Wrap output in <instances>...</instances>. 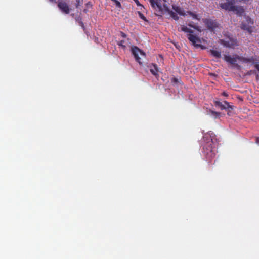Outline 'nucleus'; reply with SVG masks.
<instances>
[{
	"instance_id": "obj_15",
	"label": "nucleus",
	"mask_w": 259,
	"mask_h": 259,
	"mask_svg": "<svg viewBox=\"0 0 259 259\" xmlns=\"http://www.w3.org/2000/svg\"><path fill=\"white\" fill-rule=\"evenodd\" d=\"M211 55L215 57L216 58H220L221 57V53L219 51L215 50H210Z\"/></svg>"
},
{
	"instance_id": "obj_21",
	"label": "nucleus",
	"mask_w": 259,
	"mask_h": 259,
	"mask_svg": "<svg viewBox=\"0 0 259 259\" xmlns=\"http://www.w3.org/2000/svg\"><path fill=\"white\" fill-rule=\"evenodd\" d=\"M124 43H125L124 40H121L117 42V45H119V46H121L122 48L125 49L126 47L124 45Z\"/></svg>"
},
{
	"instance_id": "obj_29",
	"label": "nucleus",
	"mask_w": 259,
	"mask_h": 259,
	"mask_svg": "<svg viewBox=\"0 0 259 259\" xmlns=\"http://www.w3.org/2000/svg\"><path fill=\"white\" fill-rule=\"evenodd\" d=\"M172 81H174L175 82H177L178 81V79H177L176 78H172Z\"/></svg>"
},
{
	"instance_id": "obj_19",
	"label": "nucleus",
	"mask_w": 259,
	"mask_h": 259,
	"mask_svg": "<svg viewBox=\"0 0 259 259\" xmlns=\"http://www.w3.org/2000/svg\"><path fill=\"white\" fill-rule=\"evenodd\" d=\"M138 14H139V17L142 19L143 20H144V21L145 22H148V20H147V19L146 18V17L144 16V15H143V14H142L141 12H138Z\"/></svg>"
},
{
	"instance_id": "obj_18",
	"label": "nucleus",
	"mask_w": 259,
	"mask_h": 259,
	"mask_svg": "<svg viewBox=\"0 0 259 259\" xmlns=\"http://www.w3.org/2000/svg\"><path fill=\"white\" fill-rule=\"evenodd\" d=\"M187 14L190 15V16H191L193 18L195 19H197L198 20H200V18H198L197 15L194 14V13L191 12V11H187Z\"/></svg>"
},
{
	"instance_id": "obj_23",
	"label": "nucleus",
	"mask_w": 259,
	"mask_h": 259,
	"mask_svg": "<svg viewBox=\"0 0 259 259\" xmlns=\"http://www.w3.org/2000/svg\"><path fill=\"white\" fill-rule=\"evenodd\" d=\"M224 45L227 47H231L233 45V44H230L229 42L227 41H225L224 43Z\"/></svg>"
},
{
	"instance_id": "obj_8",
	"label": "nucleus",
	"mask_w": 259,
	"mask_h": 259,
	"mask_svg": "<svg viewBox=\"0 0 259 259\" xmlns=\"http://www.w3.org/2000/svg\"><path fill=\"white\" fill-rule=\"evenodd\" d=\"M58 7L59 9L65 14H69L70 12V9L67 4L64 1H60L58 3Z\"/></svg>"
},
{
	"instance_id": "obj_25",
	"label": "nucleus",
	"mask_w": 259,
	"mask_h": 259,
	"mask_svg": "<svg viewBox=\"0 0 259 259\" xmlns=\"http://www.w3.org/2000/svg\"><path fill=\"white\" fill-rule=\"evenodd\" d=\"M77 3L76 4V7L78 8L79 6H80V0H76Z\"/></svg>"
},
{
	"instance_id": "obj_5",
	"label": "nucleus",
	"mask_w": 259,
	"mask_h": 259,
	"mask_svg": "<svg viewBox=\"0 0 259 259\" xmlns=\"http://www.w3.org/2000/svg\"><path fill=\"white\" fill-rule=\"evenodd\" d=\"M253 24V21L249 17H245V21H243L241 25V28L247 30L250 33L252 32V25Z\"/></svg>"
},
{
	"instance_id": "obj_20",
	"label": "nucleus",
	"mask_w": 259,
	"mask_h": 259,
	"mask_svg": "<svg viewBox=\"0 0 259 259\" xmlns=\"http://www.w3.org/2000/svg\"><path fill=\"white\" fill-rule=\"evenodd\" d=\"M188 26H189L190 27H191L192 28H193L196 29L197 30L201 32V29H200L199 27V26H196L195 25H193L192 22L188 24Z\"/></svg>"
},
{
	"instance_id": "obj_3",
	"label": "nucleus",
	"mask_w": 259,
	"mask_h": 259,
	"mask_svg": "<svg viewBox=\"0 0 259 259\" xmlns=\"http://www.w3.org/2000/svg\"><path fill=\"white\" fill-rule=\"evenodd\" d=\"M131 51L136 61L140 65H142V62L141 61V58L139 56L145 57L146 56L145 53L137 46L132 47Z\"/></svg>"
},
{
	"instance_id": "obj_12",
	"label": "nucleus",
	"mask_w": 259,
	"mask_h": 259,
	"mask_svg": "<svg viewBox=\"0 0 259 259\" xmlns=\"http://www.w3.org/2000/svg\"><path fill=\"white\" fill-rule=\"evenodd\" d=\"M173 10H174L177 13L182 16H185L186 14L184 12L183 8H181L179 6H177L176 5L172 6Z\"/></svg>"
},
{
	"instance_id": "obj_24",
	"label": "nucleus",
	"mask_w": 259,
	"mask_h": 259,
	"mask_svg": "<svg viewBox=\"0 0 259 259\" xmlns=\"http://www.w3.org/2000/svg\"><path fill=\"white\" fill-rule=\"evenodd\" d=\"M222 95L224 96V97H226V98L228 97V96H229L227 92H223L222 93Z\"/></svg>"
},
{
	"instance_id": "obj_4",
	"label": "nucleus",
	"mask_w": 259,
	"mask_h": 259,
	"mask_svg": "<svg viewBox=\"0 0 259 259\" xmlns=\"http://www.w3.org/2000/svg\"><path fill=\"white\" fill-rule=\"evenodd\" d=\"M202 21L207 28L212 31H214L215 28L219 27V23L216 20L210 18H205L203 19Z\"/></svg>"
},
{
	"instance_id": "obj_27",
	"label": "nucleus",
	"mask_w": 259,
	"mask_h": 259,
	"mask_svg": "<svg viewBox=\"0 0 259 259\" xmlns=\"http://www.w3.org/2000/svg\"><path fill=\"white\" fill-rule=\"evenodd\" d=\"M134 1L136 3L137 6H140V3H139L138 0H134Z\"/></svg>"
},
{
	"instance_id": "obj_33",
	"label": "nucleus",
	"mask_w": 259,
	"mask_h": 259,
	"mask_svg": "<svg viewBox=\"0 0 259 259\" xmlns=\"http://www.w3.org/2000/svg\"><path fill=\"white\" fill-rule=\"evenodd\" d=\"M164 2H166V0H163Z\"/></svg>"
},
{
	"instance_id": "obj_1",
	"label": "nucleus",
	"mask_w": 259,
	"mask_h": 259,
	"mask_svg": "<svg viewBox=\"0 0 259 259\" xmlns=\"http://www.w3.org/2000/svg\"><path fill=\"white\" fill-rule=\"evenodd\" d=\"M214 134L213 133H209L205 134L203 136L204 144L203 145L202 152L205 157L211 160L215 157L217 153V149L213 146V142L212 137Z\"/></svg>"
},
{
	"instance_id": "obj_10",
	"label": "nucleus",
	"mask_w": 259,
	"mask_h": 259,
	"mask_svg": "<svg viewBox=\"0 0 259 259\" xmlns=\"http://www.w3.org/2000/svg\"><path fill=\"white\" fill-rule=\"evenodd\" d=\"M150 71V72L154 75L156 77H159V75L158 74V68L156 64H152L149 66Z\"/></svg>"
},
{
	"instance_id": "obj_30",
	"label": "nucleus",
	"mask_w": 259,
	"mask_h": 259,
	"mask_svg": "<svg viewBox=\"0 0 259 259\" xmlns=\"http://www.w3.org/2000/svg\"><path fill=\"white\" fill-rule=\"evenodd\" d=\"M256 143L258 144H259V138H256Z\"/></svg>"
},
{
	"instance_id": "obj_26",
	"label": "nucleus",
	"mask_w": 259,
	"mask_h": 259,
	"mask_svg": "<svg viewBox=\"0 0 259 259\" xmlns=\"http://www.w3.org/2000/svg\"><path fill=\"white\" fill-rule=\"evenodd\" d=\"M79 23L80 24V25L83 28H84V24H83V22L81 21V20L80 19L79 21Z\"/></svg>"
},
{
	"instance_id": "obj_17",
	"label": "nucleus",
	"mask_w": 259,
	"mask_h": 259,
	"mask_svg": "<svg viewBox=\"0 0 259 259\" xmlns=\"http://www.w3.org/2000/svg\"><path fill=\"white\" fill-rule=\"evenodd\" d=\"M210 115L215 119L219 118L220 115V113L219 112L212 110H210Z\"/></svg>"
},
{
	"instance_id": "obj_2",
	"label": "nucleus",
	"mask_w": 259,
	"mask_h": 259,
	"mask_svg": "<svg viewBox=\"0 0 259 259\" xmlns=\"http://www.w3.org/2000/svg\"><path fill=\"white\" fill-rule=\"evenodd\" d=\"M224 60L229 64H230L236 67H238L239 66L236 63L237 61H240L242 63H247L248 62L253 61V59L247 58L246 57L240 56L237 54H234L232 56L230 55H225L224 56Z\"/></svg>"
},
{
	"instance_id": "obj_11",
	"label": "nucleus",
	"mask_w": 259,
	"mask_h": 259,
	"mask_svg": "<svg viewBox=\"0 0 259 259\" xmlns=\"http://www.w3.org/2000/svg\"><path fill=\"white\" fill-rule=\"evenodd\" d=\"M231 11L235 12L239 16H241L244 13V10L241 6H235L233 7V9Z\"/></svg>"
},
{
	"instance_id": "obj_7",
	"label": "nucleus",
	"mask_w": 259,
	"mask_h": 259,
	"mask_svg": "<svg viewBox=\"0 0 259 259\" xmlns=\"http://www.w3.org/2000/svg\"><path fill=\"white\" fill-rule=\"evenodd\" d=\"M214 103L215 106L219 107L221 110L231 109H233V106L229 104V103L224 101L223 103L219 100H215Z\"/></svg>"
},
{
	"instance_id": "obj_32",
	"label": "nucleus",
	"mask_w": 259,
	"mask_h": 259,
	"mask_svg": "<svg viewBox=\"0 0 259 259\" xmlns=\"http://www.w3.org/2000/svg\"><path fill=\"white\" fill-rule=\"evenodd\" d=\"M50 2H55V0H49Z\"/></svg>"
},
{
	"instance_id": "obj_28",
	"label": "nucleus",
	"mask_w": 259,
	"mask_h": 259,
	"mask_svg": "<svg viewBox=\"0 0 259 259\" xmlns=\"http://www.w3.org/2000/svg\"><path fill=\"white\" fill-rule=\"evenodd\" d=\"M121 35L123 37H126V34L123 32H121Z\"/></svg>"
},
{
	"instance_id": "obj_9",
	"label": "nucleus",
	"mask_w": 259,
	"mask_h": 259,
	"mask_svg": "<svg viewBox=\"0 0 259 259\" xmlns=\"http://www.w3.org/2000/svg\"><path fill=\"white\" fill-rule=\"evenodd\" d=\"M150 3L151 7L155 10H158L159 12H162V4L160 0H148Z\"/></svg>"
},
{
	"instance_id": "obj_14",
	"label": "nucleus",
	"mask_w": 259,
	"mask_h": 259,
	"mask_svg": "<svg viewBox=\"0 0 259 259\" xmlns=\"http://www.w3.org/2000/svg\"><path fill=\"white\" fill-rule=\"evenodd\" d=\"M249 58L253 59V61L252 62H248L247 63H251L252 64H254V67L259 71V64H258V60L255 57H251Z\"/></svg>"
},
{
	"instance_id": "obj_22",
	"label": "nucleus",
	"mask_w": 259,
	"mask_h": 259,
	"mask_svg": "<svg viewBox=\"0 0 259 259\" xmlns=\"http://www.w3.org/2000/svg\"><path fill=\"white\" fill-rule=\"evenodd\" d=\"M116 6L118 8H121V3L117 0H113Z\"/></svg>"
},
{
	"instance_id": "obj_16",
	"label": "nucleus",
	"mask_w": 259,
	"mask_h": 259,
	"mask_svg": "<svg viewBox=\"0 0 259 259\" xmlns=\"http://www.w3.org/2000/svg\"><path fill=\"white\" fill-rule=\"evenodd\" d=\"M181 30L182 31H183L185 33H189V34H193L194 32L192 29L188 28L187 26L185 25L181 26Z\"/></svg>"
},
{
	"instance_id": "obj_31",
	"label": "nucleus",
	"mask_w": 259,
	"mask_h": 259,
	"mask_svg": "<svg viewBox=\"0 0 259 259\" xmlns=\"http://www.w3.org/2000/svg\"><path fill=\"white\" fill-rule=\"evenodd\" d=\"M87 6H88H88H92V5H91V3H90V2H88V3L87 4Z\"/></svg>"
},
{
	"instance_id": "obj_13",
	"label": "nucleus",
	"mask_w": 259,
	"mask_h": 259,
	"mask_svg": "<svg viewBox=\"0 0 259 259\" xmlns=\"http://www.w3.org/2000/svg\"><path fill=\"white\" fill-rule=\"evenodd\" d=\"M165 11L168 12L170 17L174 20H178L179 19V17L178 16L177 14L174 12L170 10L168 8H165Z\"/></svg>"
},
{
	"instance_id": "obj_6",
	"label": "nucleus",
	"mask_w": 259,
	"mask_h": 259,
	"mask_svg": "<svg viewBox=\"0 0 259 259\" xmlns=\"http://www.w3.org/2000/svg\"><path fill=\"white\" fill-rule=\"evenodd\" d=\"M187 38L193 46L203 48L201 45V40L197 35H194L193 34H188L187 35Z\"/></svg>"
}]
</instances>
